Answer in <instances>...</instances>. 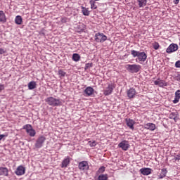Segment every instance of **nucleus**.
I'll use <instances>...</instances> for the list:
<instances>
[{"label":"nucleus","mask_w":180,"mask_h":180,"mask_svg":"<svg viewBox=\"0 0 180 180\" xmlns=\"http://www.w3.org/2000/svg\"><path fill=\"white\" fill-rule=\"evenodd\" d=\"M45 102H46L49 106H61L63 105V103L60 99H57L54 97L46 98Z\"/></svg>","instance_id":"f257e3e1"},{"label":"nucleus","mask_w":180,"mask_h":180,"mask_svg":"<svg viewBox=\"0 0 180 180\" xmlns=\"http://www.w3.org/2000/svg\"><path fill=\"white\" fill-rule=\"evenodd\" d=\"M126 70H127L129 72H131V74H136L139 72V71H140V70H141V65L128 64L126 65Z\"/></svg>","instance_id":"f03ea898"},{"label":"nucleus","mask_w":180,"mask_h":180,"mask_svg":"<svg viewBox=\"0 0 180 180\" xmlns=\"http://www.w3.org/2000/svg\"><path fill=\"white\" fill-rule=\"evenodd\" d=\"M94 37V40L96 41V43H105V41L108 40V37L101 32L96 33Z\"/></svg>","instance_id":"7ed1b4c3"},{"label":"nucleus","mask_w":180,"mask_h":180,"mask_svg":"<svg viewBox=\"0 0 180 180\" xmlns=\"http://www.w3.org/2000/svg\"><path fill=\"white\" fill-rule=\"evenodd\" d=\"M116 88V84L111 83L109 84L105 90L103 91V95L105 96H109V95H112V92H113V89Z\"/></svg>","instance_id":"20e7f679"},{"label":"nucleus","mask_w":180,"mask_h":180,"mask_svg":"<svg viewBox=\"0 0 180 180\" xmlns=\"http://www.w3.org/2000/svg\"><path fill=\"white\" fill-rule=\"evenodd\" d=\"M44 141H46V136L41 135L38 137L35 143L36 148H41L43 147V144H44Z\"/></svg>","instance_id":"39448f33"},{"label":"nucleus","mask_w":180,"mask_h":180,"mask_svg":"<svg viewBox=\"0 0 180 180\" xmlns=\"http://www.w3.org/2000/svg\"><path fill=\"white\" fill-rule=\"evenodd\" d=\"M118 147L122 148L123 151H127L130 148V144L128 141L124 140L118 144Z\"/></svg>","instance_id":"423d86ee"},{"label":"nucleus","mask_w":180,"mask_h":180,"mask_svg":"<svg viewBox=\"0 0 180 180\" xmlns=\"http://www.w3.org/2000/svg\"><path fill=\"white\" fill-rule=\"evenodd\" d=\"M178 50V44H171L166 49V53L171 54V53H175Z\"/></svg>","instance_id":"0eeeda50"},{"label":"nucleus","mask_w":180,"mask_h":180,"mask_svg":"<svg viewBox=\"0 0 180 180\" xmlns=\"http://www.w3.org/2000/svg\"><path fill=\"white\" fill-rule=\"evenodd\" d=\"M79 169L80 171H88L89 169V165H88V162L87 161H82L79 163L78 165Z\"/></svg>","instance_id":"6e6552de"},{"label":"nucleus","mask_w":180,"mask_h":180,"mask_svg":"<svg viewBox=\"0 0 180 180\" xmlns=\"http://www.w3.org/2000/svg\"><path fill=\"white\" fill-rule=\"evenodd\" d=\"M84 96H92L94 95V92H95V90L92 86H87L84 89Z\"/></svg>","instance_id":"1a4fd4ad"},{"label":"nucleus","mask_w":180,"mask_h":180,"mask_svg":"<svg viewBox=\"0 0 180 180\" xmlns=\"http://www.w3.org/2000/svg\"><path fill=\"white\" fill-rule=\"evenodd\" d=\"M137 92L136 91V89L134 88H130L127 91V96L129 99H133L136 96V94Z\"/></svg>","instance_id":"9d476101"},{"label":"nucleus","mask_w":180,"mask_h":180,"mask_svg":"<svg viewBox=\"0 0 180 180\" xmlns=\"http://www.w3.org/2000/svg\"><path fill=\"white\" fill-rule=\"evenodd\" d=\"M169 119H173L175 122H178L179 120V113L178 112H172L169 115Z\"/></svg>","instance_id":"9b49d317"},{"label":"nucleus","mask_w":180,"mask_h":180,"mask_svg":"<svg viewBox=\"0 0 180 180\" xmlns=\"http://www.w3.org/2000/svg\"><path fill=\"white\" fill-rule=\"evenodd\" d=\"M141 174H142V175H150L153 171V169L151 168H148V167H143L141 168L140 170Z\"/></svg>","instance_id":"f8f14e48"},{"label":"nucleus","mask_w":180,"mask_h":180,"mask_svg":"<svg viewBox=\"0 0 180 180\" xmlns=\"http://www.w3.org/2000/svg\"><path fill=\"white\" fill-rule=\"evenodd\" d=\"M138 60L139 61L144 63L146 60H147V53H146V52H139L138 55Z\"/></svg>","instance_id":"ddd939ff"},{"label":"nucleus","mask_w":180,"mask_h":180,"mask_svg":"<svg viewBox=\"0 0 180 180\" xmlns=\"http://www.w3.org/2000/svg\"><path fill=\"white\" fill-rule=\"evenodd\" d=\"M25 171L26 169H25V167H23V166H19L16 169L15 174H16L18 176L25 175Z\"/></svg>","instance_id":"4468645a"},{"label":"nucleus","mask_w":180,"mask_h":180,"mask_svg":"<svg viewBox=\"0 0 180 180\" xmlns=\"http://www.w3.org/2000/svg\"><path fill=\"white\" fill-rule=\"evenodd\" d=\"M9 170L6 167H0V176H9Z\"/></svg>","instance_id":"2eb2a0df"},{"label":"nucleus","mask_w":180,"mask_h":180,"mask_svg":"<svg viewBox=\"0 0 180 180\" xmlns=\"http://www.w3.org/2000/svg\"><path fill=\"white\" fill-rule=\"evenodd\" d=\"M127 126L131 129V130H134V120L131 119H126Z\"/></svg>","instance_id":"dca6fc26"},{"label":"nucleus","mask_w":180,"mask_h":180,"mask_svg":"<svg viewBox=\"0 0 180 180\" xmlns=\"http://www.w3.org/2000/svg\"><path fill=\"white\" fill-rule=\"evenodd\" d=\"M155 124L154 123H147L146 124H145V129H146V130L154 131V130H155Z\"/></svg>","instance_id":"f3484780"},{"label":"nucleus","mask_w":180,"mask_h":180,"mask_svg":"<svg viewBox=\"0 0 180 180\" xmlns=\"http://www.w3.org/2000/svg\"><path fill=\"white\" fill-rule=\"evenodd\" d=\"M167 173H168V170H167V169L165 168L162 169L160 173L158 175V179H162V178H165V176H167Z\"/></svg>","instance_id":"a211bd4d"},{"label":"nucleus","mask_w":180,"mask_h":180,"mask_svg":"<svg viewBox=\"0 0 180 180\" xmlns=\"http://www.w3.org/2000/svg\"><path fill=\"white\" fill-rule=\"evenodd\" d=\"M70 158L68 157L67 158L64 159L62 161L61 163V168H67V167H68V165H70Z\"/></svg>","instance_id":"6ab92c4d"},{"label":"nucleus","mask_w":180,"mask_h":180,"mask_svg":"<svg viewBox=\"0 0 180 180\" xmlns=\"http://www.w3.org/2000/svg\"><path fill=\"white\" fill-rule=\"evenodd\" d=\"M0 22L6 23V15H5L4 11H0Z\"/></svg>","instance_id":"aec40b11"},{"label":"nucleus","mask_w":180,"mask_h":180,"mask_svg":"<svg viewBox=\"0 0 180 180\" xmlns=\"http://www.w3.org/2000/svg\"><path fill=\"white\" fill-rule=\"evenodd\" d=\"M174 99L173 100V103H178L180 99V90H177L174 94Z\"/></svg>","instance_id":"412c9836"},{"label":"nucleus","mask_w":180,"mask_h":180,"mask_svg":"<svg viewBox=\"0 0 180 180\" xmlns=\"http://www.w3.org/2000/svg\"><path fill=\"white\" fill-rule=\"evenodd\" d=\"M36 86H37V84H36V82L32 81L28 83V89L30 91L35 89Z\"/></svg>","instance_id":"4be33fe9"},{"label":"nucleus","mask_w":180,"mask_h":180,"mask_svg":"<svg viewBox=\"0 0 180 180\" xmlns=\"http://www.w3.org/2000/svg\"><path fill=\"white\" fill-rule=\"evenodd\" d=\"M84 30H85V25L81 24L79 25H77V33H82V32H84Z\"/></svg>","instance_id":"5701e85b"},{"label":"nucleus","mask_w":180,"mask_h":180,"mask_svg":"<svg viewBox=\"0 0 180 180\" xmlns=\"http://www.w3.org/2000/svg\"><path fill=\"white\" fill-rule=\"evenodd\" d=\"M139 8H143L147 5V0H137Z\"/></svg>","instance_id":"b1692460"},{"label":"nucleus","mask_w":180,"mask_h":180,"mask_svg":"<svg viewBox=\"0 0 180 180\" xmlns=\"http://www.w3.org/2000/svg\"><path fill=\"white\" fill-rule=\"evenodd\" d=\"M23 22V19L22 18V16L17 15L15 18V23L16 25H20Z\"/></svg>","instance_id":"393cba45"},{"label":"nucleus","mask_w":180,"mask_h":180,"mask_svg":"<svg viewBox=\"0 0 180 180\" xmlns=\"http://www.w3.org/2000/svg\"><path fill=\"white\" fill-rule=\"evenodd\" d=\"M81 8L84 16H89V11H88V8L84 6H81Z\"/></svg>","instance_id":"a878e982"},{"label":"nucleus","mask_w":180,"mask_h":180,"mask_svg":"<svg viewBox=\"0 0 180 180\" xmlns=\"http://www.w3.org/2000/svg\"><path fill=\"white\" fill-rule=\"evenodd\" d=\"M72 60L75 62L79 61V60H81V56L78 53H73Z\"/></svg>","instance_id":"bb28decb"},{"label":"nucleus","mask_w":180,"mask_h":180,"mask_svg":"<svg viewBox=\"0 0 180 180\" xmlns=\"http://www.w3.org/2000/svg\"><path fill=\"white\" fill-rule=\"evenodd\" d=\"M27 133L30 136V137H34V136H36V131L33 129V128H31L30 130L27 131Z\"/></svg>","instance_id":"cd10ccee"},{"label":"nucleus","mask_w":180,"mask_h":180,"mask_svg":"<svg viewBox=\"0 0 180 180\" xmlns=\"http://www.w3.org/2000/svg\"><path fill=\"white\" fill-rule=\"evenodd\" d=\"M108 174H100V175L98 176L97 180H108Z\"/></svg>","instance_id":"c85d7f7f"},{"label":"nucleus","mask_w":180,"mask_h":180,"mask_svg":"<svg viewBox=\"0 0 180 180\" xmlns=\"http://www.w3.org/2000/svg\"><path fill=\"white\" fill-rule=\"evenodd\" d=\"M168 84L165 82V80H160L159 82V86L160 88H164V86H167Z\"/></svg>","instance_id":"c756f323"},{"label":"nucleus","mask_w":180,"mask_h":180,"mask_svg":"<svg viewBox=\"0 0 180 180\" xmlns=\"http://www.w3.org/2000/svg\"><path fill=\"white\" fill-rule=\"evenodd\" d=\"M90 4H91V9H97L98 6H96V5H95V4H96V2L94 0H91L89 1Z\"/></svg>","instance_id":"7c9ffc66"},{"label":"nucleus","mask_w":180,"mask_h":180,"mask_svg":"<svg viewBox=\"0 0 180 180\" xmlns=\"http://www.w3.org/2000/svg\"><path fill=\"white\" fill-rule=\"evenodd\" d=\"M33 127H32V125H30V124H25L23 126L22 129H24L25 130H26L27 133V131H29V130H30L31 129H32Z\"/></svg>","instance_id":"2f4dec72"},{"label":"nucleus","mask_w":180,"mask_h":180,"mask_svg":"<svg viewBox=\"0 0 180 180\" xmlns=\"http://www.w3.org/2000/svg\"><path fill=\"white\" fill-rule=\"evenodd\" d=\"M152 46L154 50H158V49H160V44H158V42L157 41H155L154 43H153Z\"/></svg>","instance_id":"473e14b6"},{"label":"nucleus","mask_w":180,"mask_h":180,"mask_svg":"<svg viewBox=\"0 0 180 180\" xmlns=\"http://www.w3.org/2000/svg\"><path fill=\"white\" fill-rule=\"evenodd\" d=\"M140 53V51H137L135 50L131 51V54L133 56V57H139V54Z\"/></svg>","instance_id":"72a5a7b5"},{"label":"nucleus","mask_w":180,"mask_h":180,"mask_svg":"<svg viewBox=\"0 0 180 180\" xmlns=\"http://www.w3.org/2000/svg\"><path fill=\"white\" fill-rule=\"evenodd\" d=\"M94 66V63H86L85 67H84V70L86 71V70H89L91 67Z\"/></svg>","instance_id":"f704fd0d"},{"label":"nucleus","mask_w":180,"mask_h":180,"mask_svg":"<svg viewBox=\"0 0 180 180\" xmlns=\"http://www.w3.org/2000/svg\"><path fill=\"white\" fill-rule=\"evenodd\" d=\"M105 169H106V167H105L104 166H101L97 171V174H103Z\"/></svg>","instance_id":"c9c22d12"},{"label":"nucleus","mask_w":180,"mask_h":180,"mask_svg":"<svg viewBox=\"0 0 180 180\" xmlns=\"http://www.w3.org/2000/svg\"><path fill=\"white\" fill-rule=\"evenodd\" d=\"M58 74L60 77H65V74L67 73L60 69L58 70Z\"/></svg>","instance_id":"e433bc0d"},{"label":"nucleus","mask_w":180,"mask_h":180,"mask_svg":"<svg viewBox=\"0 0 180 180\" xmlns=\"http://www.w3.org/2000/svg\"><path fill=\"white\" fill-rule=\"evenodd\" d=\"M88 144L90 146V147H96L97 143L96 142V141H89L88 142Z\"/></svg>","instance_id":"4c0bfd02"},{"label":"nucleus","mask_w":180,"mask_h":180,"mask_svg":"<svg viewBox=\"0 0 180 180\" xmlns=\"http://www.w3.org/2000/svg\"><path fill=\"white\" fill-rule=\"evenodd\" d=\"M68 18H67L66 17H64V18H61V22L62 23H67V20H68Z\"/></svg>","instance_id":"58836bf2"},{"label":"nucleus","mask_w":180,"mask_h":180,"mask_svg":"<svg viewBox=\"0 0 180 180\" xmlns=\"http://www.w3.org/2000/svg\"><path fill=\"white\" fill-rule=\"evenodd\" d=\"M175 67L176 68H180V60H177L176 63H175Z\"/></svg>","instance_id":"ea45409f"},{"label":"nucleus","mask_w":180,"mask_h":180,"mask_svg":"<svg viewBox=\"0 0 180 180\" xmlns=\"http://www.w3.org/2000/svg\"><path fill=\"white\" fill-rule=\"evenodd\" d=\"M174 160L175 161H179V160H180V154L176 155L174 157Z\"/></svg>","instance_id":"a19ab883"},{"label":"nucleus","mask_w":180,"mask_h":180,"mask_svg":"<svg viewBox=\"0 0 180 180\" xmlns=\"http://www.w3.org/2000/svg\"><path fill=\"white\" fill-rule=\"evenodd\" d=\"M6 53V50L0 48V54H5Z\"/></svg>","instance_id":"79ce46f5"},{"label":"nucleus","mask_w":180,"mask_h":180,"mask_svg":"<svg viewBox=\"0 0 180 180\" xmlns=\"http://www.w3.org/2000/svg\"><path fill=\"white\" fill-rule=\"evenodd\" d=\"M5 89V85L0 84V92H2Z\"/></svg>","instance_id":"37998d69"},{"label":"nucleus","mask_w":180,"mask_h":180,"mask_svg":"<svg viewBox=\"0 0 180 180\" xmlns=\"http://www.w3.org/2000/svg\"><path fill=\"white\" fill-rule=\"evenodd\" d=\"M5 137H8V135H6V134H0V141H1V140H3V139H5Z\"/></svg>","instance_id":"c03bdc74"},{"label":"nucleus","mask_w":180,"mask_h":180,"mask_svg":"<svg viewBox=\"0 0 180 180\" xmlns=\"http://www.w3.org/2000/svg\"><path fill=\"white\" fill-rule=\"evenodd\" d=\"M154 84H155V85H158V86H160V78H158V80H155V81L154 82Z\"/></svg>","instance_id":"a18cd8bd"},{"label":"nucleus","mask_w":180,"mask_h":180,"mask_svg":"<svg viewBox=\"0 0 180 180\" xmlns=\"http://www.w3.org/2000/svg\"><path fill=\"white\" fill-rule=\"evenodd\" d=\"M173 2L175 5H178V4H179V0H174Z\"/></svg>","instance_id":"49530a36"},{"label":"nucleus","mask_w":180,"mask_h":180,"mask_svg":"<svg viewBox=\"0 0 180 180\" xmlns=\"http://www.w3.org/2000/svg\"><path fill=\"white\" fill-rule=\"evenodd\" d=\"M176 78H177V81H179V82H180V75H179L176 77Z\"/></svg>","instance_id":"de8ad7c7"},{"label":"nucleus","mask_w":180,"mask_h":180,"mask_svg":"<svg viewBox=\"0 0 180 180\" xmlns=\"http://www.w3.org/2000/svg\"><path fill=\"white\" fill-rule=\"evenodd\" d=\"M93 1H94V2H95V1H99V0H93Z\"/></svg>","instance_id":"09e8293b"}]
</instances>
